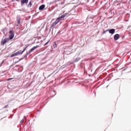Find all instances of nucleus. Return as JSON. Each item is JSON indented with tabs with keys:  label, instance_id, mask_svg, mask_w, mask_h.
Wrapping results in <instances>:
<instances>
[{
	"label": "nucleus",
	"instance_id": "0eeeda50",
	"mask_svg": "<svg viewBox=\"0 0 131 131\" xmlns=\"http://www.w3.org/2000/svg\"><path fill=\"white\" fill-rule=\"evenodd\" d=\"M119 37H120L119 34H115V35H114V39L115 40H117L119 39Z\"/></svg>",
	"mask_w": 131,
	"mask_h": 131
},
{
	"label": "nucleus",
	"instance_id": "7ed1b4c3",
	"mask_svg": "<svg viewBox=\"0 0 131 131\" xmlns=\"http://www.w3.org/2000/svg\"><path fill=\"white\" fill-rule=\"evenodd\" d=\"M9 39H13V38H14V36H15L14 31H13V30H10L9 31Z\"/></svg>",
	"mask_w": 131,
	"mask_h": 131
},
{
	"label": "nucleus",
	"instance_id": "2eb2a0df",
	"mask_svg": "<svg viewBox=\"0 0 131 131\" xmlns=\"http://www.w3.org/2000/svg\"><path fill=\"white\" fill-rule=\"evenodd\" d=\"M49 42H50V40H49L47 42H46L45 45H44V47L47 46V45H48L49 43Z\"/></svg>",
	"mask_w": 131,
	"mask_h": 131
},
{
	"label": "nucleus",
	"instance_id": "39448f33",
	"mask_svg": "<svg viewBox=\"0 0 131 131\" xmlns=\"http://www.w3.org/2000/svg\"><path fill=\"white\" fill-rule=\"evenodd\" d=\"M20 3L21 6H23V5L25 4L27 5V4H28V0H21Z\"/></svg>",
	"mask_w": 131,
	"mask_h": 131
},
{
	"label": "nucleus",
	"instance_id": "f03ea898",
	"mask_svg": "<svg viewBox=\"0 0 131 131\" xmlns=\"http://www.w3.org/2000/svg\"><path fill=\"white\" fill-rule=\"evenodd\" d=\"M27 47H26L25 49H24V50L22 51V50H19L18 51H17V52H16L15 53L13 54L11 57H15L16 56H18V55H22V54H23V53H24V52H25V50H26Z\"/></svg>",
	"mask_w": 131,
	"mask_h": 131
},
{
	"label": "nucleus",
	"instance_id": "6ab92c4d",
	"mask_svg": "<svg viewBox=\"0 0 131 131\" xmlns=\"http://www.w3.org/2000/svg\"><path fill=\"white\" fill-rule=\"evenodd\" d=\"M1 66H2V63H1V66H0V67H1Z\"/></svg>",
	"mask_w": 131,
	"mask_h": 131
},
{
	"label": "nucleus",
	"instance_id": "423d86ee",
	"mask_svg": "<svg viewBox=\"0 0 131 131\" xmlns=\"http://www.w3.org/2000/svg\"><path fill=\"white\" fill-rule=\"evenodd\" d=\"M38 47H39V46H34V47H33L32 49H31V50L29 51V54H30V53L33 52V51H34V50H36V49H37V48H38Z\"/></svg>",
	"mask_w": 131,
	"mask_h": 131
},
{
	"label": "nucleus",
	"instance_id": "9d476101",
	"mask_svg": "<svg viewBox=\"0 0 131 131\" xmlns=\"http://www.w3.org/2000/svg\"><path fill=\"white\" fill-rule=\"evenodd\" d=\"M79 60H80V58L78 57V58H76V60H74V62H78V61H79Z\"/></svg>",
	"mask_w": 131,
	"mask_h": 131
},
{
	"label": "nucleus",
	"instance_id": "1a4fd4ad",
	"mask_svg": "<svg viewBox=\"0 0 131 131\" xmlns=\"http://www.w3.org/2000/svg\"><path fill=\"white\" fill-rule=\"evenodd\" d=\"M45 7H46V5H41L39 8V11H41V10H43L44 8H45Z\"/></svg>",
	"mask_w": 131,
	"mask_h": 131
},
{
	"label": "nucleus",
	"instance_id": "f257e3e1",
	"mask_svg": "<svg viewBox=\"0 0 131 131\" xmlns=\"http://www.w3.org/2000/svg\"><path fill=\"white\" fill-rule=\"evenodd\" d=\"M68 15V13H64L63 15L59 16L55 20V21L52 25L51 27H53L54 26H56L60 21H62L65 18V17H66Z\"/></svg>",
	"mask_w": 131,
	"mask_h": 131
},
{
	"label": "nucleus",
	"instance_id": "f3484780",
	"mask_svg": "<svg viewBox=\"0 0 131 131\" xmlns=\"http://www.w3.org/2000/svg\"><path fill=\"white\" fill-rule=\"evenodd\" d=\"M7 107H8V105H5L4 108V109H6V108H7Z\"/></svg>",
	"mask_w": 131,
	"mask_h": 131
},
{
	"label": "nucleus",
	"instance_id": "dca6fc26",
	"mask_svg": "<svg viewBox=\"0 0 131 131\" xmlns=\"http://www.w3.org/2000/svg\"><path fill=\"white\" fill-rule=\"evenodd\" d=\"M23 122H24V119H23L21 121H20V124H22L23 123Z\"/></svg>",
	"mask_w": 131,
	"mask_h": 131
},
{
	"label": "nucleus",
	"instance_id": "a211bd4d",
	"mask_svg": "<svg viewBox=\"0 0 131 131\" xmlns=\"http://www.w3.org/2000/svg\"><path fill=\"white\" fill-rule=\"evenodd\" d=\"M12 79H13V78H9V79H8V80H11Z\"/></svg>",
	"mask_w": 131,
	"mask_h": 131
},
{
	"label": "nucleus",
	"instance_id": "6e6552de",
	"mask_svg": "<svg viewBox=\"0 0 131 131\" xmlns=\"http://www.w3.org/2000/svg\"><path fill=\"white\" fill-rule=\"evenodd\" d=\"M107 30L108 31H109V33H111V34H114V33H115V29H112Z\"/></svg>",
	"mask_w": 131,
	"mask_h": 131
},
{
	"label": "nucleus",
	"instance_id": "f8f14e48",
	"mask_svg": "<svg viewBox=\"0 0 131 131\" xmlns=\"http://www.w3.org/2000/svg\"><path fill=\"white\" fill-rule=\"evenodd\" d=\"M32 6L31 2H30L29 4L28 5V8H30Z\"/></svg>",
	"mask_w": 131,
	"mask_h": 131
},
{
	"label": "nucleus",
	"instance_id": "4468645a",
	"mask_svg": "<svg viewBox=\"0 0 131 131\" xmlns=\"http://www.w3.org/2000/svg\"><path fill=\"white\" fill-rule=\"evenodd\" d=\"M107 31H108V30H106V31H104L102 33V34H105V33H106V32H107Z\"/></svg>",
	"mask_w": 131,
	"mask_h": 131
},
{
	"label": "nucleus",
	"instance_id": "20e7f679",
	"mask_svg": "<svg viewBox=\"0 0 131 131\" xmlns=\"http://www.w3.org/2000/svg\"><path fill=\"white\" fill-rule=\"evenodd\" d=\"M8 41H9L8 38H5L4 39H3L2 40L1 43L3 46H5V45H6V43H7Z\"/></svg>",
	"mask_w": 131,
	"mask_h": 131
},
{
	"label": "nucleus",
	"instance_id": "ddd939ff",
	"mask_svg": "<svg viewBox=\"0 0 131 131\" xmlns=\"http://www.w3.org/2000/svg\"><path fill=\"white\" fill-rule=\"evenodd\" d=\"M15 25L17 26V27H18L19 26V25H20L19 24H18V23H15Z\"/></svg>",
	"mask_w": 131,
	"mask_h": 131
},
{
	"label": "nucleus",
	"instance_id": "9b49d317",
	"mask_svg": "<svg viewBox=\"0 0 131 131\" xmlns=\"http://www.w3.org/2000/svg\"><path fill=\"white\" fill-rule=\"evenodd\" d=\"M16 23H18V24H20V18H17Z\"/></svg>",
	"mask_w": 131,
	"mask_h": 131
}]
</instances>
